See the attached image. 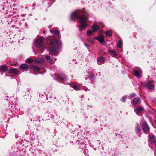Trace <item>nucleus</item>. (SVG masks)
<instances>
[{
    "instance_id": "nucleus-1",
    "label": "nucleus",
    "mask_w": 156,
    "mask_h": 156,
    "mask_svg": "<svg viewBox=\"0 0 156 156\" xmlns=\"http://www.w3.org/2000/svg\"><path fill=\"white\" fill-rule=\"evenodd\" d=\"M61 42L55 39L51 41L49 46V53L51 55L55 54L57 52V50L60 47Z\"/></svg>"
},
{
    "instance_id": "nucleus-2",
    "label": "nucleus",
    "mask_w": 156,
    "mask_h": 156,
    "mask_svg": "<svg viewBox=\"0 0 156 156\" xmlns=\"http://www.w3.org/2000/svg\"><path fill=\"white\" fill-rule=\"evenodd\" d=\"M79 29L82 31L85 29L88 25L87 18L84 15L80 16L79 22Z\"/></svg>"
},
{
    "instance_id": "nucleus-3",
    "label": "nucleus",
    "mask_w": 156,
    "mask_h": 156,
    "mask_svg": "<svg viewBox=\"0 0 156 156\" xmlns=\"http://www.w3.org/2000/svg\"><path fill=\"white\" fill-rule=\"evenodd\" d=\"M43 42L44 40L43 37L37 39L34 42L35 45L37 48H40L43 45Z\"/></svg>"
},
{
    "instance_id": "nucleus-4",
    "label": "nucleus",
    "mask_w": 156,
    "mask_h": 156,
    "mask_svg": "<svg viewBox=\"0 0 156 156\" xmlns=\"http://www.w3.org/2000/svg\"><path fill=\"white\" fill-rule=\"evenodd\" d=\"M80 12V11H77L73 12L71 15V18L72 19H76L78 18V17L81 16Z\"/></svg>"
},
{
    "instance_id": "nucleus-5",
    "label": "nucleus",
    "mask_w": 156,
    "mask_h": 156,
    "mask_svg": "<svg viewBox=\"0 0 156 156\" xmlns=\"http://www.w3.org/2000/svg\"><path fill=\"white\" fill-rule=\"evenodd\" d=\"M142 127L144 132L147 133L149 132V128L148 125L145 122L142 123Z\"/></svg>"
},
{
    "instance_id": "nucleus-6",
    "label": "nucleus",
    "mask_w": 156,
    "mask_h": 156,
    "mask_svg": "<svg viewBox=\"0 0 156 156\" xmlns=\"http://www.w3.org/2000/svg\"><path fill=\"white\" fill-rule=\"evenodd\" d=\"M91 28L94 32H97L99 29L100 27L97 25L95 24L92 26Z\"/></svg>"
},
{
    "instance_id": "nucleus-7",
    "label": "nucleus",
    "mask_w": 156,
    "mask_h": 156,
    "mask_svg": "<svg viewBox=\"0 0 156 156\" xmlns=\"http://www.w3.org/2000/svg\"><path fill=\"white\" fill-rule=\"evenodd\" d=\"M149 141L151 143H154L155 141V136L153 135L150 134Z\"/></svg>"
},
{
    "instance_id": "nucleus-8",
    "label": "nucleus",
    "mask_w": 156,
    "mask_h": 156,
    "mask_svg": "<svg viewBox=\"0 0 156 156\" xmlns=\"http://www.w3.org/2000/svg\"><path fill=\"white\" fill-rule=\"evenodd\" d=\"M133 73L134 75L138 78H140L141 77V72H140L137 70H135L133 71Z\"/></svg>"
},
{
    "instance_id": "nucleus-9",
    "label": "nucleus",
    "mask_w": 156,
    "mask_h": 156,
    "mask_svg": "<svg viewBox=\"0 0 156 156\" xmlns=\"http://www.w3.org/2000/svg\"><path fill=\"white\" fill-rule=\"evenodd\" d=\"M96 39L101 43L104 42V37L102 34L99 35V37L96 38Z\"/></svg>"
},
{
    "instance_id": "nucleus-10",
    "label": "nucleus",
    "mask_w": 156,
    "mask_h": 156,
    "mask_svg": "<svg viewBox=\"0 0 156 156\" xmlns=\"http://www.w3.org/2000/svg\"><path fill=\"white\" fill-rule=\"evenodd\" d=\"M147 85L148 88L151 89H153L154 87V85L152 84V82L151 81H148Z\"/></svg>"
},
{
    "instance_id": "nucleus-11",
    "label": "nucleus",
    "mask_w": 156,
    "mask_h": 156,
    "mask_svg": "<svg viewBox=\"0 0 156 156\" xmlns=\"http://www.w3.org/2000/svg\"><path fill=\"white\" fill-rule=\"evenodd\" d=\"M8 69V67L6 66L2 65L1 67L0 70L2 71L5 72Z\"/></svg>"
},
{
    "instance_id": "nucleus-12",
    "label": "nucleus",
    "mask_w": 156,
    "mask_h": 156,
    "mask_svg": "<svg viewBox=\"0 0 156 156\" xmlns=\"http://www.w3.org/2000/svg\"><path fill=\"white\" fill-rule=\"evenodd\" d=\"M18 71L17 69L13 68L11 69L9 71V72L10 73H13L15 74H17L18 73Z\"/></svg>"
},
{
    "instance_id": "nucleus-13",
    "label": "nucleus",
    "mask_w": 156,
    "mask_h": 156,
    "mask_svg": "<svg viewBox=\"0 0 156 156\" xmlns=\"http://www.w3.org/2000/svg\"><path fill=\"white\" fill-rule=\"evenodd\" d=\"M104 58L102 56L100 57L97 58V62L98 64L99 63H101L103 62L104 61Z\"/></svg>"
},
{
    "instance_id": "nucleus-14",
    "label": "nucleus",
    "mask_w": 156,
    "mask_h": 156,
    "mask_svg": "<svg viewBox=\"0 0 156 156\" xmlns=\"http://www.w3.org/2000/svg\"><path fill=\"white\" fill-rule=\"evenodd\" d=\"M108 51L110 55L113 57H115L117 56V54L113 50H109Z\"/></svg>"
},
{
    "instance_id": "nucleus-15",
    "label": "nucleus",
    "mask_w": 156,
    "mask_h": 156,
    "mask_svg": "<svg viewBox=\"0 0 156 156\" xmlns=\"http://www.w3.org/2000/svg\"><path fill=\"white\" fill-rule=\"evenodd\" d=\"M46 59L50 63H54V62L53 60L49 56H46Z\"/></svg>"
},
{
    "instance_id": "nucleus-16",
    "label": "nucleus",
    "mask_w": 156,
    "mask_h": 156,
    "mask_svg": "<svg viewBox=\"0 0 156 156\" xmlns=\"http://www.w3.org/2000/svg\"><path fill=\"white\" fill-rule=\"evenodd\" d=\"M20 69H28V66L25 64H23L20 66Z\"/></svg>"
},
{
    "instance_id": "nucleus-17",
    "label": "nucleus",
    "mask_w": 156,
    "mask_h": 156,
    "mask_svg": "<svg viewBox=\"0 0 156 156\" xmlns=\"http://www.w3.org/2000/svg\"><path fill=\"white\" fill-rule=\"evenodd\" d=\"M143 108L141 107L138 108L136 109V112L137 114H139L141 111H143Z\"/></svg>"
},
{
    "instance_id": "nucleus-18",
    "label": "nucleus",
    "mask_w": 156,
    "mask_h": 156,
    "mask_svg": "<svg viewBox=\"0 0 156 156\" xmlns=\"http://www.w3.org/2000/svg\"><path fill=\"white\" fill-rule=\"evenodd\" d=\"M139 98H135L133 100V103L134 104H136L138 103L139 101Z\"/></svg>"
},
{
    "instance_id": "nucleus-19",
    "label": "nucleus",
    "mask_w": 156,
    "mask_h": 156,
    "mask_svg": "<svg viewBox=\"0 0 156 156\" xmlns=\"http://www.w3.org/2000/svg\"><path fill=\"white\" fill-rule=\"evenodd\" d=\"M33 69L34 71L36 72H37L39 71L40 69L39 67L37 66H34L33 67Z\"/></svg>"
},
{
    "instance_id": "nucleus-20",
    "label": "nucleus",
    "mask_w": 156,
    "mask_h": 156,
    "mask_svg": "<svg viewBox=\"0 0 156 156\" xmlns=\"http://www.w3.org/2000/svg\"><path fill=\"white\" fill-rule=\"evenodd\" d=\"M93 32H94L92 31V30H89L87 31V34L89 36H91Z\"/></svg>"
},
{
    "instance_id": "nucleus-21",
    "label": "nucleus",
    "mask_w": 156,
    "mask_h": 156,
    "mask_svg": "<svg viewBox=\"0 0 156 156\" xmlns=\"http://www.w3.org/2000/svg\"><path fill=\"white\" fill-rule=\"evenodd\" d=\"M51 32L56 36H58L59 34V32L57 30H53Z\"/></svg>"
},
{
    "instance_id": "nucleus-22",
    "label": "nucleus",
    "mask_w": 156,
    "mask_h": 156,
    "mask_svg": "<svg viewBox=\"0 0 156 156\" xmlns=\"http://www.w3.org/2000/svg\"><path fill=\"white\" fill-rule=\"evenodd\" d=\"M122 44V42L120 41H119L118 42L117 44V47L118 48H120Z\"/></svg>"
},
{
    "instance_id": "nucleus-23",
    "label": "nucleus",
    "mask_w": 156,
    "mask_h": 156,
    "mask_svg": "<svg viewBox=\"0 0 156 156\" xmlns=\"http://www.w3.org/2000/svg\"><path fill=\"white\" fill-rule=\"evenodd\" d=\"M135 131L137 133H139L140 132V129L138 127H136L135 128Z\"/></svg>"
},
{
    "instance_id": "nucleus-24",
    "label": "nucleus",
    "mask_w": 156,
    "mask_h": 156,
    "mask_svg": "<svg viewBox=\"0 0 156 156\" xmlns=\"http://www.w3.org/2000/svg\"><path fill=\"white\" fill-rule=\"evenodd\" d=\"M106 34L107 36H109L111 35V32L109 31H107L106 32Z\"/></svg>"
},
{
    "instance_id": "nucleus-25",
    "label": "nucleus",
    "mask_w": 156,
    "mask_h": 156,
    "mask_svg": "<svg viewBox=\"0 0 156 156\" xmlns=\"http://www.w3.org/2000/svg\"><path fill=\"white\" fill-rule=\"evenodd\" d=\"M74 88L76 90H80V87L77 85H75L74 86Z\"/></svg>"
},
{
    "instance_id": "nucleus-26",
    "label": "nucleus",
    "mask_w": 156,
    "mask_h": 156,
    "mask_svg": "<svg viewBox=\"0 0 156 156\" xmlns=\"http://www.w3.org/2000/svg\"><path fill=\"white\" fill-rule=\"evenodd\" d=\"M27 62L28 63H30L32 62V59L31 58L27 60Z\"/></svg>"
},
{
    "instance_id": "nucleus-27",
    "label": "nucleus",
    "mask_w": 156,
    "mask_h": 156,
    "mask_svg": "<svg viewBox=\"0 0 156 156\" xmlns=\"http://www.w3.org/2000/svg\"><path fill=\"white\" fill-rule=\"evenodd\" d=\"M43 62V61H41L39 59H37L36 60V63H41Z\"/></svg>"
},
{
    "instance_id": "nucleus-28",
    "label": "nucleus",
    "mask_w": 156,
    "mask_h": 156,
    "mask_svg": "<svg viewBox=\"0 0 156 156\" xmlns=\"http://www.w3.org/2000/svg\"><path fill=\"white\" fill-rule=\"evenodd\" d=\"M126 98V97H123L122 98V101L123 102H124L125 101V100Z\"/></svg>"
},
{
    "instance_id": "nucleus-29",
    "label": "nucleus",
    "mask_w": 156,
    "mask_h": 156,
    "mask_svg": "<svg viewBox=\"0 0 156 156\" xmlns=\"http://www.w3.org/2000/svg\"><path fill=\"white\" fill-rule=\"evenodd\" d=\"M130 95L132 97H133L135 96V94H130Z\"/></svg>"
},
{
    "instance_id": "nucleus-30",
    "label": "nucleus",
    "mask_w": 156,
    "mask_h": 156,
    "mask_svg": "<svg viewBox=\"0 0 156 156\" xmlns=\"http://www.w3.org/2000/svg\"><path fill=\"white\" fill-rule=\"evenodd\" d=\"M43 33L44 34H45V31H43Z\"/></svg>"
}]
</instances>
